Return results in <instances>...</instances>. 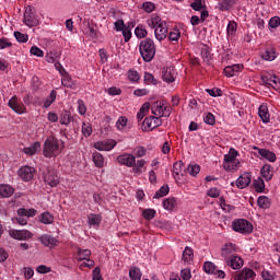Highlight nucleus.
<instances>
[{
    "label": "nucleus",
    "mask_w": 280,
    "mask_h": 280,
    "mask_svg": "<svg viewBox=\"0 0 280 280\" xmlns=\"http://www.w3.org/2000/svg\"><path fill=\"white\" fill-rule=\"evenodd\" d=\"M143 80L145 84L156 85L159 83L158 79L151 72H144Z\"/></svg>",
    "instance_id": "nucleus-51"
},
{
    "label": "nucleus",
    "mask_w": 280,
    "mask_h": 280,
    "mask_svg": "<svg viewBox=\"0 0 280 280\" xmlns=\"http://www.w3.org/2000/svg\"><path fill=\"white\" fill-rule=\"evenodd\" d=\"M139 52L144 62H151L156 55V46L153 39H142L139 44Z\"/></svg>",
    "instance_id": "nucleus-3"
},
{
    "label": "nucleus",
    "mask_w": 280,
    "mask_h": 280,
    "mask_svg": "<svg viewBox=\"0 0 280 280\" xmlns=\"http://www.w3.org/2000/svg\"><path fill=\"white\" fill-rule=\"evenodd\" d=\"M170 194V187L167 185L162 186L153 196L154 199H161Z\"/></svg>",
    "instance_id": "nucleus-45"
},
{
    "label": "nucleus",
    "mask_w": 280,
    "mask_h": 280,
    "mask_svg": "<svg viewBox=\"0 0 280 280\" xmlns=\"http://www.w3.org/2000/svg\"><path fill=\"white\" fill-rule=\"evenodd\" d=\"M226 265L230 266L233 270H238L244 266V260L240 256H231L225 260Z\"/></svg>",
    "instance_id": "nucleus-21"
},
{
    "label": "nucleus",
    "mask_w": 280,
    "mask_h": 280,
    "mask_svg": "<svg viewBox=\"0 0 280 280\" xmlns=\"http://www.w3.org/2000/svg\"><path fill=\"white\" fill-rule=\"evenodd\" d=\"M23 23L27 27H35L39 25V20L35 13H33V8L31 5L25 8L23 15Z\"/></svg>",
    "instance_id": "nucleus-7"
},
{
    "label": "nucleus",
    "mask_w": 280,
    "mask_h": 280,
    "mask_svg": "<svg viewBox=\"0 0 280 280\" xmlns=\"http://www.w3.org/2000/svg\"><path fill=\"white\" fill-rule=\"evenodd\" d=\"M16 213L18 215H25L27 219H30L37 214V210L20 208L18 209Z\"/></svg>",
    "instance_id": "nucleus-38"
},
{
    "label": "nucleus",
    "mask_w": 280,
    "mask_h": 280,
    "mask_svg": "<svg viewBox=\"0 0 280 280\" xmlns=\"http://www.w3.org/2000/svg\"><path fill=\"white\" fill-rule=\"evenodd\" d=\"M206 1L205 0H192L190 7L195 11H202L205 9Z\"/></svg>",
    "instance_id": "nucleus-49"
},
{
    "label": "nucleus",
    "mask_w": 280,
    "mask_h": 280,
    "mask_svg": "<svg viewBox=\"0 0 280 280\" xmlns=\"http://www.w3.org/2000/svg\"><path fill=\"white\" fill-rule=\"evenodd\" d=\"M180 278L182 280H191L192 278L191 270L188 268L180 270Z\"/></svg>",
    "instance_id": "nucleus-64"
},
{
    "label": "nucleus",
    "mask_w": 280,
    "mask_h": 280,
    "mask_svg": "<svg viewBox=\"0 0 280 280\" xmlns=\"http://www.w3.org/2000/svg\"><path fill=\"white\" fill-rule=\"evenodd\" d=\"M93 162L96 167L98 168L104 167V164H105L104 158L98 152L93 153Z\"/></svg>",
    "instance_id": "nucleus-46"
},
{
    "label": "nucleus",
    "mask_w": 280,
    "mask_h": 280,
    "mask_svg": "<svg viewBox=\"0 0 280 280\" xmlns=\"http://www.w3.org/2000/svg\"><path fill=\"white\" fill-rule=\"evenodd\" d=\"M151 113L158 118L170 117L172 107L165 105L164 102H155L151 107Z\"/></svg>",
    "instance_id": "nucleus-6"
},
{
    "label": "nucleus",
    "mask_w": 280,
    "mask_h": 280,
    "mask_svg": "<svg viewBox=\"0 0 280 280\" xmlns=\"http://www.w3.org/2000/svg\"><path fill=\"white\" fill-rule=\"evenodd\" d=\"M9 236L15 241H28L33 237V233L27 230H9Z\"/></svg>",
    "instance_id": "nucleus-10"
},
{
    "label": "nucleus",
    "mask_w": 280,
    "mask_h": 280,
    "mask_svg": "<svg viewBox=\"0 0 280 280\" xmlns=\"http://www.w3.org/2000/svg\"><path fill=\"white\" fill-rule=\"evenodd\" d=\"M162 126V120L158 116H151L149 118H145L142 124V131H152L155 128H159Z\"/></svg>",
    "instance_id": "nucleus-8"
},
{
    "label": "nucleus",
    "mask_w": 280,
    "mask_h": 280,
    "mask_svg": "<svg viewBox=\"0 0 280 280\" xmlns=\"http://www.w3.org/2000/svg\"><path fill=\"white\" fill-rule=\"evenodd\" d=\"M244 66L242 63H234L233 66H226L223 70V73L228 78H233L243 71Z\"/></svg>",
    "instance_id": "nucleus-17"
},
{
    "label": "nucleus",
    "mask_w": 280,
    "mask_h": 280,
    "mask_svg": "<svg viewBox=\"0 0 280 280\" xmlns=\"http://www.w3.org/2000/svg\"><path fill=\"white\" fill-rule=\"evenodd\" d=\"M30 54L36 56L37 58L44 57V50H42V48H38V46H32L30 48Z\"/></svg>",
    "instance_id": "nucleus-61"
},
{
    "label": "nucleus",
    "mask_w": 280,
    "mask_h": 280,
    "mask_svg": "<svg viewBox=\"0 0 280 280\" xmlns=\"http://www.w3.org/2000/svg\"><path fill=\"white\" fill-rule=\"evenodd\" d=\"M182 37V31L179 28H171L168 33V39L174 43H178Z\"/></svg>",
    "instance_id": "nucleus-36"
},
{
    "label": "nucleus",
    "mask_w": 280,
    "mask_h": 280,
    "mask_svg": "<svg viewBox=\"0 0 280 280\" xmlns=\"http://www.w3.org/2000/svg\"><path fill=\"white\" fill-rule=\"evenodd\" d=\"M240 152L231 148L229 153L224 155L223 168L226 172H236L241 168V161L238 160Z\"/></svg>",
    "instance_id": "nucleus-4"
},
{
    "label": "nucleus",
    "mask_w": 280,
    "mask_h": 280,
    "mask_svg": "<svg viewBox=\"0 0 280 280\" xmlns=\"http://www.w3.org/2000/svg\"><path fill=\"white\" fill-rule=\"evenodd\" d=\"M44 182L50 187H56L59 185V177L55 172H48L47 175L44 176Z\"/></svg>",
    "instance_id": "nucleus-24"
},
{
    "label": "nucleus",
    "mask_w": 280,
    "mask_h": 280,
    "mask_svg": "<svg viewBox=\"0 0 280 280\" xmlns=\"http://www.w3.org/2000/svg\"><path fill=\"white\" fill-rule=\"evenodd\" d=\"M254 187L257 192H264L266 189L265 180L260 177L255 179Z\"/></svg>",
    "instance_id": "nucleus-47"
},
{
    "label": "nucleus",
    "mask_w": 280,
    "mask_h": 280,
    "mask_svg": "<svg viewBox=\"0 0 280 280\" xmlns=\"http://www.w3.org/2000/svg\"><path fill=\"white\" fill-rule=\"evenodd\" d=\"M147 161L145 160H136L135 165L132 166V172L135 174H142L143 167L145 166Z\"/></svg>",
    "instance_id": "nucleus-39"
},
{
    "label": "nucleus",
    "mask_w": 280,
    "mask_h": 280,
    "mask_svg": "<svg viewBox=\"0 0 280 280\" xmlns=\"http://www.w3.org/2000/svg\"><path fill=\"white\" fill-rule=\"evenodd\" d=\"M61 85L68 89H75L77 83L73 81L69 72H61Z\"/></svg>",
    "instance_id": "nucleus-23"
},
{
    "label": "nucleus",
    "mask_w": 280,
    "mask_h": 280,
    "mask_svg": "<svg viewBox=\"0 0 280 280\" xmlns=\"http://www.w3.org/2000/svg\"><path fill=\"white\" fill-rule=\"evenodd\" d=\"M194 257H195L194 249L188 246L185 247L183 252V257H182L183 261L186 264H191L194 261Z\"/></svg>",
    "instance_id": "nucleus-31"
},
{
    "label": "nucleus",
    "mask_w": 280,
    "mask_h": 280,
    "mask_svg": "<svg viewBox=\"0 0 280 280\" xmlns=\"http://www.w3.org/2000/svg\"><path fill=\"white\" fill-rule=\"evenodd\" d=\"M54 221H55V218L50 212H43L39 215V222H42L43 224L48 225V224L54 223Z\"/></svg>",
    "instance_id": "nucleus-35"
},
{
    "label": "nucleus",
    "mask_w": 280,
    "mask_h": 280,
    "mask_svg": "<svg viewBox=\"0 0 280 280\" xmlns=\"http://www.w3.org/2000/svg\"><path fill=\"white\" fill-rule=\"evenodd\" d=\"M237 32V24L236 22H229L228 26H226V33L228 36H234Z\"/></svg>",
    "instance_id": "nucleus-57"
},
{
    "label": "nucleus",
    "mask_w": 280,
    "mask_h": 280,
    "mask_svg": "<svg viewBox=\"0 0 280 280\" xmlns=\"http://www.w3.org/2000/svg\"><path fill=\"white\" fill-rule=\"evenodd\" d=\"M252 184V175L249 173H244L242 174L237 179H236V187L238 189H245Z\"/></svg>",
    "instance_id": "nucleus-20"
},
{
    "label": "nucleus",
    "mask_w": 280,
    "mask_h": 280,
    "mask_svg": "<svg viewBox=\"0 0 280 280\" xmlns=\"http://www.w3.org/2000/svg\"><path fill=\"white\" fill-rule=\"evenodd\" d=\"M236 252H237V246L235 244L229 243L222 247L221 256L226 261L231 258V256H234V253Z\"/></svg>",
    "instance_id": "nucleus-16"
},
{
    "label": "nucleus",
    "mask_w": 280,
    "mask_h": 280,
    "mask_svg": "<svg viewBox=\"0 0 280 280\" xmlns=\"http://www.w3.org/2000/svg\"><path fill=\"white\" fill-rule=\"evenodd\" d=\"M258 116L264 124L270 122V112L268 104H261L258 108Z\"/></svg>",
    "instance_id": "nucleus-22"
},
{
    "label": "nucleus",
    "mask_w": 280,
    "mask_h": 280,
    "mask_svg": "<svg viewBox=\"0 0 280 280\" xmlns=\"http://www.w3.org/2000/svg\"><path fill=\"white\" fill-rule=\"evenodd\" d=\"M77 104H78V113L81 115V116H84L85 114H86V112H88V107H86V105H85V103L82 101V100H79L78 102H77Z\"/></svg>",
    "instance_id": "nucleus-63"
},
{
    "label": "nucleus",
    "mask_w": 280,
    "mask_h": 280,
    "mask_svg": "<svg viewBox=\"0 0 280 280\" xmlns=\"http://www.w3.org/2000/svg\"><path fill=\"white\" fill-rule=\"evenodd\" d=\"M256 278V272L253 269H243L235 280H250Z\"/></svg>",
    "instance_id": "nucleus-26"
},
{
    "label": "nucleus",
    "mask_w": 280,
    "mask_h": 280,
    "mask_svg": "<svg viewBox=\"0 0 280 280\" xmlns=\"http://www.w3.org/2000/svg\"><path fill=\"white\" fill-rule=\"evenodd\" d=\"M8 106L18 115H23L27 113L25 105L21 104L16 95L11 96L8 102Z\"/></svg>",
    "instance_id": "nucleus-9"
},
{
    "label": "nucleus",
    "mask_w": 280,
    "mask_h": 280,
    "mask_svg": "<svg viewBox=\"0 0 280 280\" xmlns=\"http://www.w3.org/2000/svg\"><path fill=\"white\" fill-rule=\"evenodd\" d=\"M215 270H217V266H215L213 262H211V261H206V262L203 264V271H205V272H207V273H209V275H213V273H215Z\"/></svg>",
    "instance_id": "nucleus-52"
},
{
    "label": "nucleus",
    "mask_w": 280,
    "mask_h": 280,
    "mask_svg": "<svg viewBox=\"0 0 280 280\" xmlns=\"http://www.w3.org/2000/svg\"><path fill=\"white\" fill-rule=\"evenodd\" d=\"M261 81L265 85L271 86L276 91H280V80L276 74H262Z\"/></svg>",
    "instance_id": "nucleus-11"
},
{
    "label": "nucleus",
    "mask_w": 280,
    "mask_h": 280,
    "mask_svg": "<svg viewBox=\"0 0 280 280\" xmlns=\"http://www.w3.org/2000/svg\"><path fill=\"white\" fill-rule=\"evenodd\" d=\"M39 242L44 246L49 247V248H55L59 244V241L56 237L48 235V234L40 235Z\"/></svg>",
    "instance_id": "nucleus-19"
},
{
    "label": "nucleus",
    "mask_w": 280,
    "mask_h": 280,
    "mask_svg": "<svg viewBox=\"0 0 280 280\" xmlns=\"http://www.w3.org/2000/svg\"><path fill=\"white\" fill-rule=\"evenodd\" d=\"M117 162L120 165L133 167L136 165V156L133 154L124 153L117 158Z\"/></svg>",
    "instance_id": "nucleus-14"
},
{
    "label": "nucleus",
    "mask_w": 280,
    "mask_h": 280,
    "mask_svg": "<svg viewBox=\"0 0 280 280\" xmlns=\"http://www.w3.org/2000/svg\"><path fill=\"white\" fill-rule=\"evenodd\" d=\"M177 205L176 198H167L163 201V208L167 211H173L177 208Z\"/></svg>",
    "instance_id": "nucleus-34"
},
{
    "label": "nucleus",
    "mask_w": 280,
    "mask_h": 280,
    "mask_svg": "<svg viewBox=\"0 0 280 280\" xmlns=\"http://www.w3.org/2000/svg\"><path fill=\"white\" fill-rule=\"evenodd\" d=\"M94 266H95V261L88 258L85 259V261L79 265V269L80 270H83V268L93 269Z\"/></svg>",
    "instance_id": "nucleus-60"
},
{
    "label": "nucleus",
    "mask_w": 280,
    "mask_h": 280,
    "mask_svg": "<svg viewBox=\"0 0 280 280\" xmlns=\"http://www.w3.org/2000/svg\"><path fill=\"white\" fill-rule=\"evenodd\" d=\"M129 126V119L125 116L118 117L116 121V129L118 131H126Z\"/></svg>",
    "instance_id": "nucleus-30"
},
{
    "label": "nucleus",
    "mask_w": 280,
    "mask_h": 280,
    "mask_svg": "<svg viewBox=\"0 0 280 280\" xmlns=\"http://www.w3.org/2000/svg\"><path fill=\"white\" fill-rule=\"evenodd\" d=\"M42 149V145L39 142H34L32 145L24 148L23 152L30 156L35 155L36 153H38Z\"/></svg>",
    "instance_id": "nucleus-29"
},
{
    "label": "nucleus",
    "mask_w": 280,
    "mask_h": 280,
    "mask_svg": "<svg viewBox=\"0 0 280 280\" xmlns=\"http://www.w3.org/2000/svg\"><path fill=\"white\" fill-rule=\"evenodd\" d=\"M183 162H176L173 165V177L176 182L180 179V176L183 175Z\"/></svg>",
    "instance_id": "nucleus-32"
},
{
    "label": "nucleus",
    "mask_w": 280,
    "mask_h": 280,
    "mask_svg": "<svg viewBox=\"0 0 280 280\" xmlns=\"http://www.w3.org/2000/svg\"><path fill=\"white\" fill-rule=\"evenodd\" d=\"M14 188L7 184H0V197L9 198L14 194Z\"/></svg>",
    "instance_id": "nucleus-27"
},
{
    "label": "nucleus",
    "mask_w": 280,
    "mask_h": 280,
    "mask_svg": "<svg viewBox=\"0 0 280 280\" xmlns=\"http://www.w3.org/2000/svg\"><path fill=\"white\" fill-rule=\"evenodd\" d=\"M102 221H103V218L101 214L91 213L88 215V224L90 228H94V229L100 228Z\"/></svg>",
    "instance_id": "nucleus-25"
},
{
    "label": "nucleus",
    "mask_w": 280,
    "mask_h": 280,
    "mask_svg": "<svg viewBox=\"0 0 280 280\" xmlns=\"http://www.w3.org/2000/svg\"><path fill=\"white\" fill-rule=\"evenodd\" d=\"M142 215L145 220H153L156 215V211L154 209H145L143 210Z\"/></svg>",
    "instance_id": "nucleus-58"
},
{
    "label": "nucleus",
    "mask_w": 280,
    "mask_h": 280,
    "mask_svg": "<svg viewBox=\"0 0 280 280\" xmlns=\"http://www.w3.org/2000/svg\"><path fill=\"white\" fill-rule=\"evenodd\" d=\"M177 78V70L173 66H168L167 68H164L162 72V79L166 83H173L176 81Z\"/></svg>",
    "instance_id": "nucleus-12"
},
{
    "label": "nucleus",
    "mask_w": 280,
    "mask_h": 280,
    "mask_svg": "<svg viewBox=\"0 0 280 280\" xmlns=\"http://www.w3.org/2000/svg\"><path fill=\"white\" fill-rule=\"evenodd\" d=\"M22 273L26 280L32 279L35 275V271L31 267H25L22 269Z\"/></svg>",
    "instance_id": "nucleus-62"
},
{
    "label": "nucleus",
    "mask_w": 280,
    "mask_h": 280,
    "mask_svg": "<svg viewBox=\"0 0 280 280\" xmlns=\"http://www.w3.org/2000/svg\"><path fill=\"white\" fill-rule=\"evenodd\" d=\"M135 35L137 38H145L148 36V31L144 26H136Z\"/></svg>",
    "instance_id": "nucleus-50"
},
{
    "label": "nucleus",
    "mask_w": 280,
    "mask_h": 280,
    "mask_svg": "<svg viewBox=\"0 0 280 280\" xmlns=\"http://www.w3.org/2000/svg\"><path fill=\"white\" fill-rule=\"evenodd\" d=\"M201 171V167L197 164H190L187 167V172L190 176L196 177Z\"/></svg>",
    "instance_id": "nucleus-53"
},
{
    "label": "nucleus",
    "mask_w": 280,
    "mask_h": 280,
    "mask_svg": "<svg viewBox=\"0 0 280 280\" xmlns=\"http://www.w3.org/2000/svg\"><path fill=\"white\" fill-rule=\"evenodd\" d=\"M57 100V92L56 90H51L49 96L46 97L44 102V108H49Z\"/></svg>",
    "instance_id": "nucleus-40"
},
{
    "label": "nucleus",
    "mask_w": 280,
    "mask_h": 280,
    "mask_svg": "<svg viewBox=\"0 0 280 280\" xmlns=\"http://www.w3.org/2000/svg\"><path fill=\"white\" fill-rule=\"evenodd\" d=\"M261 176L266 179V180H270L272 179V167L269 164H265L260 171Z\"/></svg>",
    "instance_id": "nucleus-37"
},
{
    "label": "nucleus",
    "mask_w": 280,
    "mask_h": 280,
    "mask_svg": "<svg viewBox=\"0 0 280 280\" xmlns=\"http://www.w3.org/2000/svg\"><path fill=\"white\" fill-rule=\"evenodd\" d=\"M71 121H72V116L68 112L62 113L59 117V122L62 126H68L71 124Z\"/></svg>",
    "instance_id": "nucleus-44"
},
{
    "label": "nucleus",
    "mask_w": 280,
    "mask_h": 280,
    "mask_svg": "<svg viewBox=\"0 0 280 280\" xmlns=\"http://www.w3.org/2000/svg\"><path fill=\"white\" fill-rule=\"evenodd\" d=\"M65 149V142L49 137L44 142L43 154L47 159L57 158Z\"/></svg>",
    "instance_id": "nucleus-2"
},
{
    "label": "nucleus",
    "mask_w": 280,
    "mask_h": 280,
    "mask_svg": "<svg viewBox=\"0 0 280 280\" xmlns=\"http://www.w3.org/2000/svg\"><path fill=\"white\" fill-rule=\"evenodd\" d=\"M133 153H135V158L141 159L148 154V150L144 147L139 145L135 148Z\"/></svg>",
    "instance_id": "nucleus-54"
},
{
    "label": "nucleus",
    "mask_w": 280,
    "mask_h": 280,
    "mask_svg": "<svg viewBox=\"0 0 280 280\" xmlns=\"http://www.w3.org/2000/svg\"><path fill=\"white\" fill-rule=\"evenodd\" d=\"M254 150H256L258 152V154L261 156V159H265L266 161L270 162V163H275L277 162V154L266 150V149H260L258 147H254Z\"/></svg>",
    "instance_id": "nucleus-18"
},
{
    "label": "nucleus",
    "mask_w": 280,
    "mask_h": 280,
    "mask_svg": "<svg viewBox=\"0 0 280 280\" xmlns=\"http://www.w3.org/2000/svg\"><path fill=\"white\" fill-rule=\"evenodd\" d=\"M147 24L151 30H154L156 40L163 42L166 39L168 34L167 22L162 20L160 15H151V18L147 20Z\"/></svg>",
    "instance_id": "nucleus-1"
},
{
    "label": "nucleus",
    "mask_w": 280,
    "mask_h": 280,
    "mask_svg": "<svg viewBox=\"0 0 280 280\" xmlns=\"http://www.w3.org/2000/svg\"><path fill=\"white\" fill-rule=\"evenodd\" d=\"M232 229H233V231L244 234V235H248L254 232V225L245 219L234 220L232 222Z\"/></svg>",
    "instance_id": "nucleus-5"
},
{
    "label": "nucleus",
    "mask_w": 280,
    "mask_h": 280,
    "mask_svg": "<svg viewBox=\"0 0 280 280\" xmlns=\"http://www.w3.org/2000/svg\"><path fill=\"white\" fill-rule=\"evenodd\" d=\"M92 255L90 249H82V248H78V256H77V260L78 261H83L90 258V256Z\"/></svg>",
    "instance_id": "nucleus-41"
},
{
    "label": "nucleus",
    "mask_w": 280,
    "mask_h": 280,
    "mask_svg": "<svg viewBox=\"0 0 280 280\" xmlns=\"http://www.w3.org/2000/svg\"><path fill=\"white\" fill-rule=\"evenodd\" d=\"M127 79L131 82V83H138L141 80V74L140 72H138V70H135L133 68H131L128 72H127Z\"/></svg>",
    "instance_id": "nucleus-33"
},
{
    "label": "nucleus",
    "mask_w": 280,
    "mask_h": 280,
    "mask_svg": "<svg viewBox=\"0 0 280 280\" xmlns=\"http://www.w3.org/2000/svg\"><path fill=\"white\" fill-rule=\"evenodd\" d=\"M14 38L19 43H27L28 42V35H25L24 33H20V31H14L13 33Z\"/></svg>",
    "instance_id": "nucleus-56"
},
{
    "label": "nucleus",
    "mask_w": 280,
    "mask_h": 280,
    "mask_svg": "<svg viewBox=\"0 0 280 280\" xmlns=\"http://www.w3.org/2000/svg\"><path fill=\"white\" fill-rule=\"evenodd\" d=\"M18 175L23 182H31L34 178L35 168L31 166H22L18 171Z\"/></svg>",
    "instance_id": "nucleus-13"
},
{
    "label": "nucleus",
    "mask_w": 280,
    "mask_h": 280,
    "mask_svg": "<svg viewBox=\"0 0 280 280\" xmlns=\"http://www.w3.org/2000/svg\"><path fill=\"white\" fill-rule=\"evenodd\" d=\"M129 277L131 280H141L142 272H141L140 268H138V267L130 268Z\"/></svg>",
    "instance_id": "nucleus-43"
},
{
    "label": "nucleus",
    "mask_w": 280,
    "mask_h": 280,
    "mask_svg": "<svg viewBox=\"0 0 280 280\" xmlns=\"http://www.w3.org/2000/svg\"><path fill=\"white\" fill-rule=\"evenodd\" d=\"M219 203H220L221 209L225 212H231L232 210H234L233 206L226 203V200L224 197L219 198Z\"/></svg>",
    "instance_id": "nucleus-55"
},
{
    "label": "nucleus",
    "mask_w": 280,
    "mask_h": 280,
    "mask_svg": "<svg viewBox=\"0 0 280 280\" xmlns=\"http://www.w3.org/2000/svg\"><path fill=\"white\" fill-rule=\"evenodd\" d=\"M81 132H82V135H83L85 138L91 137L92 133H93L92 125L89 124V122H83V124H82V128H81Z\"/></svg>",
    "instance_id": "nucleus-48"
},
{
    "label": "nucleus",
    "mask_w": 280,
    "mask_h": 280,
    "mask_svg": "<svg viewBox=\"0 0 280 280\" xmlns=\"http://www.w3.org/2000/svg\"><path fill=\"white\" fill-rule=\"evenodd\" d=\"M117 145V142L115 140H105V141H98L94 143V149L98 151H112Z\"/></svg>",
    "instance_id": "nucleus-15"
},
{
    "label": "nucleus",
    "mask_w": 280,
    "mask_h": 280,
    "mask_svg": "<svg viewBox=\"0 0 280 280\" xmlns=\"http://www.w3.org/2000/svg\"><path fill=\"white\" fill-rule=\"evenodd\" d=\"M257 205L260 209H269L270 206H271V201L268 197H265V196H260L258 199H257Z\"/></svg>",
    "instance_id": "nucleus-42"
},
{
    "label": "nucleus",
    "mask_w": 280,
    "mask_h": 280,
    "mask_svg": "<svg viewBox=\"0 0 280 280\" xmlns=\"http://www.w3.org/2000/svg\"><path fill=\"white\" fill-rule=\"evenodd\" d=\"M203 121L209 125V126H213L217 122L215 116L212 115L211 113H208L203 116Z\"/></svg>",
    "instance_id": "nucleus-59"
},
{
    "label": "nucleus",
    "mask_w": 280,
    "mask_h": 280,
    "mask_svg": "<svg viewBox=\"0 0 280 280\" xmlns=\"http://www.w3.org/2000/svg\"><path fill=\"white\" fill-rule=\"evenodd\" d=\"M261 58L266 61H275V59H277V50H275V48H266V50L261 52Z\"/></svg>",
    "instance_id": "nucleus-28"
}]
</instances>
